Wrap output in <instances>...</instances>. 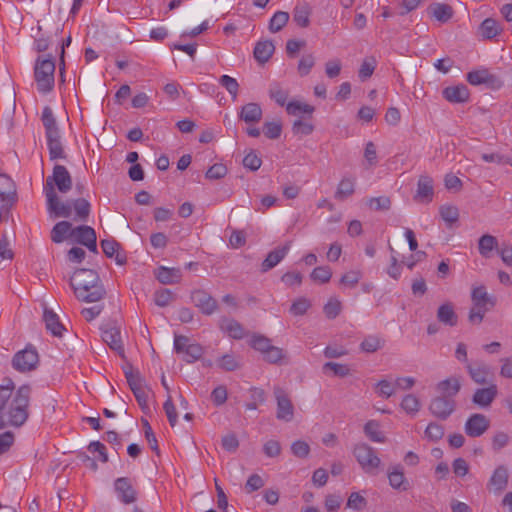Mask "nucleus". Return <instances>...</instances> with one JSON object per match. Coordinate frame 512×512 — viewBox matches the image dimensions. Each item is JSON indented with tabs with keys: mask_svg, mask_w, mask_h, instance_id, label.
<instances>
[{
	"mask_svg": "<svg viewBox=\"0 0 512 512\" xmlns=\"http://www.w3.org/2000/svg\"><path fill=\"white\" fill-rule=\"evenodd\" d=\"M32 388L28 384L15 390V384L11 379L0 385V414L6 424L13 427H21L29 417V403Z\"/></svg>",
	"mask_w": 512,
	"mask_h": 512,
	"instance_id": "1",
	"label": "nucleus"
},
{
	"mask_svg": "<svg viewBox=\"0 0 512 512\" xmlns=\"http://www.w3.org/2000/svg\"><path fill=\"white\" fill-rule=\"evenodd\" d=\"M57 187L61 193H67L72 188V177L63 165H55L53 173L48 176L44 184V193L47 200V209L50 214L55 217L69 218L71 217L70 201H61L55 191Z\"/></svg>",
	"mask_w": 512,
	"mask_h": 512,
	"instance_id": "2",
	"label": "nucleus"
},
{
	"mask_svg": "<svg viewBox=\"0 0 512 512\" xmlns=\"http://www.w3.org/2000/svg\"><path fill=\"white\" fill-rule=\"evenodd\" d=\"M69 284L79 301L99 302L106 296L104 285L93 269H76L70 277Z\"/></svg>",
	"mask_w": 512,
	"mask_h": 512,
	"instance_id": "3",
	"label": "nucleus"
},
{
	"mask_svg": "<svg viewBox=\"0 0 512 512\" xmlns=\"http://www.w3.org/2000/svg\"><path fill=\"white\" fill-rule=\"evenodd\" d=\"M55 61L52 56L48 58L38 57L34 67V77L37 89L42 94H47L54 87Z\"/></svg>",
	"mask_w": 512,
	"mask_h": 512,
	"instance_id": "4",
	"label": "nucleus"
},
{
	"mask_svg": "<svg viewBox=\"0 0 512 512\" xmlns=\"http://www.w3.org/2000/svg\"><path fill=\"white\" fill-rule=\"evenodd\" d=\"M471 300L473 307L469 312V321L472 324H480L485 313L494 307L495 300L487 293V290L483 285L473 288Z\"/></svg>",
	"mask_w": 512,
	"mask_h": 512,
	"instance_id": "5",
	"label": "nucleus"
},
{
	"mask_svg": "<svg viewBox=\"0 0 512 512\" xmlns=\"http://www.w3.org/2000/svg\"><path fill=\"white\" fill-rule=\"evenodd\" d=\"M17 200L16 185L6 174H0V223Z\"/></svg>",
	"mask_w": 512,
	"mask_h": 512,
	"instance_id": "6",
	"label": "nucleus"
},
{
	"mask_svg": "<svg viewBox=\"0 0 512 512\" xmlns=\"http://www.w3.org/2000/svg\"><path fill=\"white\" fill-rule=\"evenodd\" d=\"M352 452L360 467L366 473H374L381 464V460L376 455L374 448L366 443L356 444Z\"/></svg>",
	"mask_w": 512,
	"mask_h": 512,
	"instance_id": "7",
	"label": "nucleus"
},
{
	"mask_svg": "<svg viewBox=\"0 0 512 512\" xmlns=\"http://www.w3.org/2000/svg\"><path fill=\"white\" fill-rule=\"evenodd\" d=\"M125 377L127 380V383L133 392L139 406L141 407L142 411L145 412V410L149 409L148 406V392L145 387V380L141 376L140 372L138 370L134 371L132 367H129L125 371Z\"/></svg>",
	"mask_w": 512,
	"mask_h": 512,
	"instance_id": "8",
	"label": "nucleus"
},
{
	"mask_svg": "<svg viewBox=\"0 0 512 512\" xmlns=\"http://www.w3.org/2000/svg\"><path fill=\"white\" fill-rule=\"evenodd\" d=\"M38 363V352L31 345L21 351H18L12 359V367L21 373L35 370Z\"/></svg>",
	"mask_w": 512,
	"mask_h": 512,
	"instance_id": "9",
	"label": "nucleus"
},
{
	"mask_svg": "<svg viewBox=\"0 0 512 512\" xmlns=\"http://www.w3.org/2000/svg\"><path fill=\"white\" fill-rule=\"evenodd\" d=\"M191 303L206 316L214 314L218 310L217 300L204 289H194L190 294Z\"/></svg>",
	"mask_w": 512,
	"mask_h": 512,
	"instance_id": "10",
	"label": "nucleus"
},
{
	"mask_svg": "<svg viewBox=\"0 0 512 512\" xmlns=\"http://www.w3.org/2000/svg\"><path fill=\"white\" fill-rule=\"evenodd\" d=\"M466 79L471 85H485L487 88L492 90H498L503 86L502 79L485 68L467 73Z\"/></svg>",
	"mask_w": 512,
	"mask_h": 512,
	"instance_id": "11",
	"label": "nucleus"
},
{
	"mask_svg": "<svg viewBox=\"0 0 512 512\" xmlns=\"http://www.w3.org/2000/svg\"><path fill=\"white\" fill-rule=\"evenodd\" d=\"M466 371L471 380L477 385H486L492 383L494 377L493 370L490 365L482 360L467 363Z\"/></svg>",
	"mask_w": 512,
	"mask_h": 512,
	"instance_id": "12",
	"label": "nucleus"
},
{
	"mask_svg": "<svg viewBox=\"0 0 512 512\" xmlns=\"http://www.w3.org/2000/svg\"><path fill=\"white\" fill-rule=\"evenodd\" d=\"M273 393L277 403L276 418L285 422H290L294 418V406L288 393L281 387L275 386Z\"/></svg>",
	"mask_w": 512,
	"mask_h": 512,
	"instance_id": "13",
	"label": "nucleus"
},
{
	"mask_svg": "<svg viewBox=\"0 0 512 512\" xmlns=\"http://www.w3.org/2000/svg\"><path fill=\"white\" fill-rule=\"evenodd\" d=\"M456 409V401L454 398L446 396H436L431 399L429 404L430 413L440 419L446 420Z\"/></svg>",
	"mask_w": 512,
	"mask_h": 512,
	"instance_id": "14",
	"label": "nucleus"
},
{
	"mask_svg": "<svg viewBox=\"0 0 512 512\" xmlns=\"http://www.w3.org/2000/svg\"><path fill=\"white\" fill-rule=\"evenodd\" d=\"M71 239L77 244L87 247L93 253H98L97 236L95 230L87 225H81L73 228Z\"/></svg>",
	"mask_w": 512,
	"mask_h": 512,
	"instance_id": "15",
	"label": "nucleus"
},
{
	"mask_svg": "<svg viewBox=\"0 0 512 512\" xmlns=\"http://www.w3.org/2000/svg\"><path fill=\"white\" fill-rule=\"evenodd\" d=\"M114 490L118 499L125 505L136 502L138 493L128 477H119L114 481Z\"/></svg>",
	"mask_w": 512,
	"mask_h": 512,
	"instance_id": "16",
	"label": "nucleus"
},
{
	"mask_svg": "<svg viewBox=\"0 0 512 512\" xmlns=\"http://www.w3.org/2000/svg\"><path fill=\"white\" fill-rule=\"evenodd\" d=\"M490 427V420L481 413H474L466 420L464 430L469 437H480Z\"/></svg>",
	"mask_w": 512,
	"mask_h": 512,
	"instance_id": "17",
	"label": "nucleus"
},
{
	"mask_svg": "<svg viewBox=\"0 0 512 512\" xmlns=\"http://www.w3.org/2000/svg\"><path fill=\"white\" fill-rule=\"evenodd\" d=\"M103 341L120 355L124 354L120 329L114 323H107L102 328Z\"/></svg>",
	"mask_w": 512,
	"mask_h": 512,
	"instance_id": "18",
	"label": "nucleus"
},
{
	"mask_svg": "<svg viewBox=\"0 0 512 512\" xmlns=\"http://www.w3.org/2000/svg\"><path fill=\"white\" fill-rule=\"evenodd\" d=\"M49 156L51 160L64 159L65 152L61 142L59 127L45 131Z\"/></svg>",
	"mask_w": 512,
	"mask_h": 512,
	"instance_id": "19",
	"label": "nucleus"
},
{
	"mask_svg": "<svg viewBox=\"0 0 512 512\" xmlns=\"http://www.w3.org/2000/svg\"><path fill=\"white\" fill-rule=\"evenodd\" d=\"M497 394V385L490 383L487 387L476 389L472 396V402L478 407L488 408L497 397Z\"/></svg>",
	"mask_w": 512,
	"mask_h": 512,
	"instance_id": "20",
	"label": "nucleus"
},
{
	"mask_svg": "<svg viewBox=\"0 0 512 512\" xmlns=\"http://www.w3.org/2000/svg\"><path fill=\"white\" fill-rule=\"evenodd\" d=\"M426 12L430 18L435 19L440 23H447L454 15L452 6L446 3H431Z\"/></svg>",
	"mask_w": 512,
	"mask_h": 512,
	"instance_id": "21",
	"label": "nucleus"
},
{
	"mask_svg": "<svg viewBox=\"0 0 512 512\" xmlns=\"http://www.w3.org/2000/svg\"><path fill=\"white\" fill-rule=\"evenodd\" d=\"M508 479L509 472L507 467L500 465L494 470L488 482V488L494 493L499 494L507 488Z\"/></svg>",
	"mask_w": 512,
	"mask_h": 512,
	"instance_id": "22",
	"label": "nucleus"
},
{
	"mask_svg": "<svg viewBox=\"0 0 512 512\" xmlns=\"http://www.w3.org/2000/svg\"><path fill=\"white\" fill-rule=\"evenodd\" d=\"M291 242H286L284 245L275 248L270 251L267 257L261 264V271L267 272L279 264L290 250Z\"/></svg>",
	"mask_w": 512,
	"mask_h": 512,
	"instance_id": "23",
	"label": "nucleus"
},
{
	"mask_svg": "<svg viewBox=\"0 0 512 512\" xmlns=\"http://www.w3.org/2000/svg\"><path fill=\"white\" fill-rule=\"evenodd\" d=\"M442 95L450 103H465L470 98L469 89L464 84L448 86L443 89Z\"/></svg>",
	"mask_w": 512,
	"mask_h": 512,
	"instance_id": "24",
	"label": "nucleus"
},
{
	"mask_svg": "<svg viewBox=\"0 0 512 512\" xmlns=\"http://www.w3.org/2000/svg\"><path fill=\"white\" fill-rule=\"evenodd\" d=\"M433 194V179L428 175H421L417 182V190L414 199L420 202H431Z\"/></svg>",
	"mask_w": 512,
	"mask_h": 512,
	"instance_id": "25",
	"label": "nucleus"
},
{
	"mask_svg": "<svg viewBox=\"0 0 512 512\" xmlns=\"http://www.w3.org/2000/svg\"><path fill=\"white\" fill-rule=\"evenodd\" d=\"M155 277L164 285L178 284L182 279V271L180 268H167L165 266H160L155 271Z\"/></svg>",
	"mask_w": 512,
	"mask_h": 512,
	"instance_id": "26",
	"label": "nucleus"
},
{
	"mask_svg": "<svg viewBox=\"0 0 512 512\" xmlns=\"http://www.w3.org/2000/svg\"><path fill=\"white\" fill-rule=\"evenodd\" d=\"M389 484L393 489L406 491L408 489V481L404 476V468L400 464L389 467L387 473Z\"/></svg>",
	"mask_w": 512,
	"mask_h": 512,
	"instance_id": "27",
	"label": "nucleus"
},
{
	"mask_svg": "<svg viewBox=\"0 0 512 512\" xmlns=\"http://www.w3.org/2000/svg\"><path fill=\"white\" fill-rule=\"evenodd\" d=\"M262 108L258 103L250 102L242 106L239 119L246 123H258L262 119Z\"/></svg>",
	"mask_w": 512,
	"mask_h": 512,
	"instance_id": "28",
	"label": "nucleus"
},
{
	"mask_svg": "<svg viewBox=\"0 0 512 512\" xmlns=\"http://www.w3.org/2000/svg\"><path fill=\"white\" fill-rule=\"evenodd\" d=\"M43 320L46 329L52 333L53 336L61 337L65 327L60 322L58 315L51 309L45 308L43 313Z\"/></svg>",
	"mask_w": 512,
	"mask_h": 512,
	"instance_id": "29",
	"label": "nucleus"
},
{
	"mask_svg": "<svg viewBox=\"0 0 512 512\" xmlns=\"http://www.w3.org/2000/svg\"><path fill=\"white\" fill-rule=\"evenodd\" d=\"M275 47L272 41L264 40L256 43L254 48V58L259 63H266L273 55Z\"/></svg>",
	"mask_w": 512,
	"mask_h": 512,
	"instance_id": "30",
	"label": "nucleus"
},
{
	"mask_svg": "<svg viewBox=\"0 0 512 512\" xmlns=\"http://www.w3.org/2000/svg\"><path fill=\"white\" fill-rule=\"evenodd\" d=\"M437 391L442 393L441 396L454 398L461 389L460 380L456 377H451L440 381L436 386Z\"/></svg>",
	"mask_w": 512,
	"mask_h": 512,
	"instance_id": "31",
	"label": "nucleus"
},
{
	"mask_svg": "<svg viewBox=\"0 0 512 512\" xmlns=\"http://www.w3.org/2000/svg\"><path fill=\"white\" fill-rule=\"evenodd\" d=\"M72 231L73 227L69 221H60L51 230V240L54 243H62L65 239L71 238Z\"/></svg>",
	"mask_w": 512,
	"mask_h": 512,
	"instance_id": "32",
	"label": "nucleus"
},
{
	"mask_svg": "<svg viewBox=\"0 0 512 512\" xmlns=\"http://www.w3.org/2000/svg\"><path fill=\"white\" fill-rule=\"evenodd\" d=\"M69 201L71 205V212L73 210L75 212L74 220L86 221L91 212L90 203L84 198H77Z\"/></svg>",
	"mask_w": 512,
	"mask_h": 512,
	"instance_id": "33",
	"label": "nucleus"
},
{
	"mask_svg": "<svg viewBox=\"0 0 512 512\" xmlns=\"http://www.w3.org/2000/svg\"><path fill=\"white\" fill-rule=\"evenodd\" d=\"M438 320L448 326H455L457 324L458 317L454 311L452 303L442 304L437 311Z\"/></svg>",
	"mask_w": 512,
	"mask_h": 512,
	"instance_id": "34",
	"label": "nucleus"
},
{
	"mask_svg": "<svg viewBox=\"0 0 512 512\" xmlns=\"http://www.w3.org/2000/svg\"><path fill=\"white\" fill-rule=\"evenodd\" d=\"M310 15L311 8L309 4H298L293 10V21L302 28L308 27L310 24Z\"/></svg>",
	"mask_w": 512,
	"mask_h": 512,
	"instance_id": "35",
	"label": "nucleus"
},
{
	"mask_svg": "<svg viewBox=\"0 0 512 512\" xmlns=\"http://www.w3.org/2000/svg\"><path fill=\"white\" fill-rule=\"evenodd\" d=\"M220 328L226 331L234 339H242L245 336L243 326L234 319H222Z\"/></svg>",
	"mask_w": 512,
	"mask_h": 512,
	"instance_id": "36",
	"label": "nucleus"
},
{
	"mask_svg": "<svg viewBox=\"0 0 512 512\" xmlns=\"http://www.w3.org/2000/svg\"><path fill=\"white\" fill-rule=\"evenodd\" d=\"M364 433L372 442L384 443L386 441L384 433L380 430V423L376 420L366 422Z\"/></svg>",
	"mask_w": 512,
	"mask_h": 512,
	"instance_id": "37",
	"label": "nucleus"
},
{
	"mask_svg": "<svg viewBox=\"0 0 512 512\" xmlns=\"http://www.w3.org/2000/svg\"><path fill=\"white\" fill-rule=\"evenodd\" d=\"M355 191V178H343L337 187L335 192V198L337 200H344L350 197Z\"/></svg>",
	"mask_w": 512,
	"mask_h": 512,
	"instance_id": "38",
	"label": "nucleus"
},
{
	"mask_svg": "<svg viewBox=\"0 0 512 512\" xmlns=\"http://www.w3.org/2000/svg\"><path fill=\"white\" fill-rule=\"evenodd\" d=\"M385 344L384 339L377 335H368L360 344V349L366 353H375L382 349Z\"/></svg>",
	"mask_w": 512,
	"mask_h": 512,
	"instance_id": "39",
	"label": "nucleus"
},
{
	"mask_svg": "<svg viewBox=\"0 0 512 512\" xmlns=\"http://www.w3.org/2000/svg\"><path fill=\"white\" fill-rule=\"evenodd\" d=\"M481 35L485 39H492L501 32V27L498 22L493 18L485 19L480 25Z\"/></svg>",
	"mask_w": 512,
	"mask_h": 512,
	"instance_id": "40",
	"label": "nucleus"
},
{
	"mask_svg": "<svg viewBox=\"0 0 512 512\" xmlns=\"http://www.w3.org/2000/svg\"><path fill=\"white\" fill-rule=\"evenodd\" d=\"M269 96L273 99L279 106L283 107L287 105V99L289 97V92L287 90L282 89V87L278 83H273L269 88Z\"/></svg>",
	"mask_w": 512,
	"mask_h": 512,
	"instance_id": "41",
	"label": "nucleus"
},
{
	"mask_svg": "<svg viewBox=\"0 0 512 512\" xmlns=\"http://www.w3.org/2000/svg\"><path fill=\"white\" fill-rule=\"evenodd\" d=\"M497 246V239L489 234H485L479 239L478 248L479 253L483 257H489L492 250Z\"/></svg>",
	"mask_w": 512,
	"mask_h": 512,
	"instance_id": "42",
	"label": "nucleus"
},
{
	"mask_svg": "<svg viewBox=\"0 0 512 512\" xmlns=\"http://www.w3.org/2000/svg\"><path fill=\"white\" fill-rule=\"evenodd\" d=\"M289 13L285 11H277L269 22V30L272 33L279 32L288 22Z\"/></svg>",
	"mask_w": 512,
	"mask_h": 512,
	"instance_id": "43",
	"label": "nucleus"
},
{
	"mask_svg": "<svg viewBox=\"0 0 512 512\" xmlns=\"http://www.w3.org/2000/svg\"><path fill=\"white\" fill-rule=\"evenodd\" d=\"M314 110H315V108L313 106L306 104V103H301L299 101H291V102L287 103V105H286L287 113L289 115H294V116H296L300 113L312 115Z\"/></svg>",
	"mask_w": 512,
	"mask_h": 512,
	"instance_id": "44",
	"label": "nucleus"
},
{
	"mask_svg": "<svg viewBox=\"0 0 512 512\" xmlns=\"http://www.w3.org/2000/svg\"><path fill=\"white\" fill-rule=\"evenodd\" d=\"M441 218L451 227L459 219L458 208L452 205H443L440 207Z\"/></svg>",
	"mask_w": 512,
	"mask_h": 512,
	"instance_id": "45",
	"label": "nucleus"
},
{
	"mask_svg": "<svg viewBox=\"0 0 512 512\" xmlns=\"http://www.w3.org/2000/svg\"><path fill=\"white\" fill-rule=\"evenodd\" d=\"M401 408L406 413L415 415L420 410L419 399L413 394H407L402 399Z\"/></svg>",
	"mask_w": 512,
	"mask_h": 512,
	"instance_id": "46",
	"label": "nucleus"
},
{
	"mask_svg": "<svg viewBox=\"0 0 512 512\" xmlns=\"http://www.w3.org/2000/svg\"><path fill=\"white\" fill-rule=\"evenodd\" d=\"M219 84L227 90L233 100H236L239 91V84L235 78L229 75H222L219 78Z\"/></svg>",
	"mask_w": 512,
	"mask_h": 512,
	"instance_id": "47",
	"label": "nucleus"
},
{
	"mask_svg": "<svg viewBox=\"0 0 512 512\" xmlns=\"http://www.w3.org/2000/svg\"><path fill=\"white\" fill-rule=\"evenodd\" d=\"M218 367L224 371H235L240 368V362L233 354H225L218 360Z\"/></svg>",
	"mask_w": 512,
	"mask_h": 512,
	"instance_id": "48",
	"label": "nucleus"
},
{
	"mask_svg": "<svg viewBox=\"0 0 512 512\" xmlns=\"http://www.w3.org/2000/svg\"><path fill=\"white\" fill-rule=\"evenodd\" d=\"M310 277L313 281L324 284L330 281L332 270L329 266H319L313 269Z\"/></svg>",
	"mask_w": 512,
	"mask_h": 512,
	"instance_id": "49",
	"label": "nucleus"
},
{
	"mask_svg": "<svg viewBox=\"0 0 512 512\" xmlns=\"http://www.w3.org/2000/svg\"><path fill=\"white\" fill-rule=\"evenodd\" d=\"M250 346L263 355L269 350L272 344L270 339L263 335H253L250 339Z\"/></svg>",
	"mask_w": 512,
	"mask_h": 512,
	"instance_id": "50",
	"label": "nucleus"
},
{
	"mask_svg": "<svg viewBox=\"0 0 512 512\" xmlns=\"http://www.w3.org/2000/svg\"><path fill=\"white\" fill-rule=\"evenodd\" d=\"M175 299V295L169 289H159L154 293L155 304L159 307L168 306Z\"/></svg>",
	"mask_w": 512,
	"mask_h": 512,
	"instance_id": "51",
	"label": "nucleus"
},
{
	"mask_svg": "<svg viewBox=\"0 0 512 512\" xmlns=\"http://www.w3.org/2000/svg\"><path fill=\"white\" fill-rule=\"evenodd\" d=\"M425 435L429 440L437 442L444 436V427L437 422H431L425 430Z\"/></svg>",
	"mask_w": 512,
	"mask_h": 512,
	"instance_id": "52",
	"label": "nucleus"
},
{
	"mask_svg": "<svg viewBox=\"0 0 512 512\" xmlns=\"http://www.w3.org/2000/svg\"><path fill=\"white\" fill-rule=\"evenodd\" d=\"M203 354V348L199 344H189L185 348L184 360L187 363H193L201 358Z\"/></svg>",
	"mask_w": 512,
	"mask_h": 512,
	"instance_id": "53",
	"label": "nucleus"
},
{
	"mask_svg": "<svg viewBox=\"0 0 512 512\" xmlns=\"http://www.w3.org/2000/svg\"><path fill=\"white\" fill-rule=\"evenodd\" d=\"M362 276L363 275H362V272L360 270H351V271L345 273L340 278V284L344 285V286H347V287H350V288H354L359 283V281L361 280Z\"/></svg>",
	"mask_w": 512,
	"mask_h": 512,
	"instance_id": "54",
	"label": "nucleus"
},
{
	"mask_svg": "<svg viewBox=\"0 0 512 512\" xmlns=\"http://www.w3.org/2000/svg\"><path fill=\"white\" fill-rule=\"evenodd\" d=\"M41 121L46 130L54 129L58 127L56 118L53 114V110L49 106H45L42 111Z\"/></svg>",
	"mask_w": 512,
	"mask_h": 512,
	"instance_id": "55",
	"label": "nucleus"
},
{
	"mask_svg": "<svg viewBox=\"0 0 512 512\" xmlns=\"http://www.w3.org/2000/svg\"><path fill=\"white\" fill-rule=\"evenodd\" d=\"M310 306H311L310 301L304 297H301L292 303V305L290 307V312H291V314H293L295 316H301L307 312V310L310 308Z\"/></svg>",
	"mask_w": 512,
	"mask_h": 512,
	"instance_id": "56",
	"label": "nucleus"
},
{
	"mask_svg": "<svg viewBox=\"0 0 512 512\" xmlns=\"http://www.w3.org/2000/svg\"><path fill=\"white\" fill-rule=\"evenodd\" d=\"M367 505V500L361 496L358 492H353L350 494L348 501H347V507L355 510V511H362Z\"/></svg>",
	"mask_w": 512,
	"mask_h": 512,
	"instance_id": "57",
	"label": "nucleus"
},
{
	"mask_svg": "<svg viewBox=\"0 0 512 512\" xmlns=\"http://www.w3.org/2000/svg\"><path fill=\"white\" fill-rule=\"evenodd\" d=\"M314 131V126L311 123L297 119L293 122L292 132L295 135H310Z\"/></svg>",
	"mask_w": 512,
	"mask_h": 512,
	"instance_id": "58",
	"label": "nucleus"
},
{
	"mask_svg": "<svg viewBox=\"0 0 512 512\" xmlns=\"http://www.w3.org/2000/svg\"><path fill=\"white\" fill-rule=\"evenodd\" d=\"M369 206L377 211H386L391 207V200L386 196L373 197L369 200Z\"/></svg>",
	"mask_w": 512,
	"mask_h": 512,
	"instance_id": "59",
	"label": "nucleus"
},
{
	"mask_svg": "<svg viewBox=\"0 0 512 512\" xmlns=\"http://www.w3.org/2000/svg\"><path fill=\"white\" fill-rule=\"evenodd\" d=\"M315 64V58L312 54L303 56L298 63V72L301 76H306L310 73Z\"/></svg>",
	"mask_w": 512,
	"mask_h": 512,
	"instance_id": "60",
	"label": "nucleus"
},
{
	"mask_svg": "<svg viewBox=\"0 0 512 512\" xmlns=\"http://www.w3.org/2000/svg\"><path fill=\"white\" fill-rule=\"evenodd\" d=\"M103 253L108 257H114V254L119 250L120 244L113 238L103 239L100 242Z\"/></svg>",
	"mask_w": 512,
	"mask_h": 512,
	"instance_id": "61",
	"label": "nucleus"
},
{
	"mask_svg": "<svg viewBox=\"0 0 512 512\" xmlns=\"http://www.w3.org/2000/svg\"><path fill=\"white\" fill-rule=\"evenodd\" d=\"M227 388L224 385H219L211 393V400L216 406H221L227 401Z\"/></svg>",
	"mask_w": 512,
	"mask_h": 512,
	"instance_id": "62",
	"label": "nucleus"
},
{
	"mask_svg": "<svg viewBox=\"0 0 512 512\" xmlns=\"http://www.w3.org/2000/svg\"><path fill=\"white\" fill-rule=\"evenodd\" d=\"M303 275L300 272H286L282 275L281 281L288 287L300 286L302 284Z\"/></svg>",
	"mask_w": 512,
	"mask_h": 512,
	"instance_id": "63",
	"label": "nucleus"
},
{
	"mask_svg": "<svg viewBox=\"0 0 512 512\" xmlns=\"http://www.w3.org/2000/svg\"><path fill=\"white\" fill-rule=\"evenodd\" d=\"M261 164V158L254 151L249 152L243 159L244 167L251 171L258 170L261 167Z\"/></svg>",
	"mask_w": 512,
	"mask_h": 512,
	"instance_id": "64",
	"label": "nucleus"
}]
</instances>
